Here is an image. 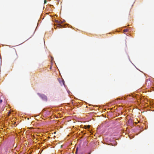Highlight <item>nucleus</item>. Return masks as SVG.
I'll list each match as a JSON object with an SVG mask.
<instances>
[{"label":"nucleus","mask_w":154,"mask_h":154,"mask_svg":"<svg viewBox=\"0 0 154 154\" xmlns=\"http://www.w3.org/2000/svg\"><path fill=\"white\" fill-rule=\"evenodd\" d=\"M10 112H9V114L10 113Z\"/></svg>","instance_id":"10"},{"label":"nucleus","mask_w":154,"mask_h":154,"mask_svg":"<svg viewBox=\"0 0 154 154\" xmlns=\"http://www.w3.org/2000/svg\"><path fill=\"white\" fill-rule=\"evenodd\" d=\"M90 126L89 125H85L84 127L85 128H90Z\"/></svg>","instance_id":"2"},{"label":"nucleus","mask_w":154,"mask_h":154,"mask_svg":"<svg viewBox=\"0 0 154 154\" xmlns=\"http://www.w3.org/2000/svg\"><path fill=\"white\" fill-rule=\"evenodd\" d=\"M57 27L59 28H61L62 27V26L59 24L58 25Z\"/></svg>","instance_id":"3"},{"label":"nucleus","mask_w":154,"mask_h":154,"mask_svg":"<svg viewBox=\"0 0 154 154\" xmlns=\"http://www.w3.org/2000/svg\"><path fill=\"white\" fill-rule=\"evenodd\" d=\"M128 31V29H125L123 30V31L125 32H127Z\"/></svg>","instance_id":"4"},{"label":"nucleus","mask_w":154,"mask_h":154,"mask_svg":"<svg viewBox=\"0 0 154 154\" xmlns=\"http://www.w3.org/2000/svg\"><path fill=\"white\" fill-rule=\"evenodd\" d=\"M2 100H0V104L1 103H2Z\"/></svg>","instance_id":"7"},{"label":"nucleus","mask_w":154,"mask_h":154,"mask_svg":"<svg viewBox=\"0 0 154 154\" xmlns=\"http://www.w3.org/2000/svg\"><path fill=\"white\" fill-rule=\"evenodd\" d=\"M38 94L43 100L46 101H47V98L45 95L43 94H41L38 93Z\"/></svg>","instance_id":"1"},{"label":"nucleus","mask_w":154,"mask_h":154,"mask_svg":"<svg viewBox=\"0 0 154 154\" xmlns=\"http://www.w3.org/2000/svg\"><path fill=\"white\" fill-rule=\"evenodd\" d=\"M78 149V148H76V152H75V154H77Z\"/></svg>","instance_id":"6"},{"label":"nucleus","mask_w":154,"mask_h":154,"mask_svg":"<svg viewBox=\"0 0 154 154\" xmlns=\"http://www.w3.org/2000/svg\"><path fill=\"white\" fill-rule=\"evenodd\" d=\"M47 2V1L46 0H45L44 1V4L46 3Z\"/></svg>","instance_id":"8"},{"label":"nucleus","mask_w":154,"mask_h":154,"mask_svg":"<svg viewBox=\"0 0 154 154\" xmlns=\"http://www.w3.org/2000/svg\"><path fill=\"white\" fill-rule=\"evenodd\" d=\"M128 122H132V120L131 119H130L128 120Z\"/></svg>","instance_id":"5"},{"label":"nucleus","mask_w":154,"mask_h":154,"mask_svg":"<svg viewBox=\"0 0 154 154\" xmlns=\"http://www.w3.org/2000/svg\"><path fill=\"white\" fill-rule=\"evenodd\" d=\"M59 0H58L57 1V2H59Z\"/></svg>","instance_id":"9"}]
</instances>
